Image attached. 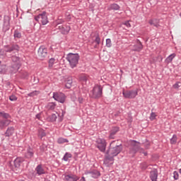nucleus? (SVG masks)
Here are the masks:
<instances>
[{
  "label": "nucleus",
  "mask_w": 181,
  "mask_h": 181,
  "mask_svg": "<svg viewBox=\"0 0 181 181\" xmlns=\"http://www.w3.org/2000/svg\"><path fill=\"white\" fill-rule=\"evenodd\" d=\"M122 151V146L117 145V142L114 141L112 143H110V148L107 150L106 154H107L108 156H110L111 158H114V156H117V155H119V153H121Z\"/></svg>",
  "instance_id": "1"
},
{
  "label": "nucleus",
  "mask_w": 181,
  "mask_h": 181,
  "mask_svg": "<svg viewBox=\"0 0 181 181\" xmlns=\"http://www.w3.org/2000/svg\"><path fill=\"white\" fill-rule=\"evenodd\" d=\"M80 56L78 54H69L66 57V60L69 62L71 69H74L78 64Z\"/></svg>",
  "instance_id": "2"
},
{
  "label": "nucleus",
  "mask_w": 181,
  "mask_h": 181,
  "mask_svg": "<svg viewBox=\"0 0 181 181\" xmlns=\"http://www.w3.org/2000/svg\"><path fill=\"white\" fill-rule=\"evenodd\" d=\"M90 97L93 98H100L103 95V86L96 85L93 89L90 91Z\"/></svg>",
  "instance_id": "3"
},
{
  "label": "nucleus",
  "mask_w": 181,
  "mask_h": 181,
  "mask_svg": "<svg viewBox=\"0 0 181 181\" xmlns=\"http://www.w3.org/2000/svg\"><path fill=\"white\" fill-rule=\"evenodd\" d=\"M35 20L40 23L41 25H47L49 23V19L47 18V13L46 12H42L38 16L35 17Z\"/></svg>",
  "instance_id": "4"
},
{
  "label": "nucleus",
  "mask_w": 181,
  "mask_h": 181,
  "mask_svg": "<svg viewBox=\"0 0 181 181\" xmlns=\"http://www.w3.org/2000/svg\"><path fill=\"white\" fill-rule=\"evenodd\" d=\"M97 147L100 151V152H105V148H107V141L104 139H98L96 141Z\"/></svg>",
  "instance_id": "5"
},
{
  "label": "nucleus",
  "mask_w": 181,
  "mask_h": 181,
  "mask_svg": "<svg viewBox=\"0 0 181 181\" xmlns=\"http://www.w3.org/2000/svg\"><path fill=\"white\" fill-rule=\"evenodd\" d=\"M47 57V49L46 47L41 46L38 49V57L40 60H45V58Z\"/></svg>",
  "instance_id": "6"
},
{
  "label": "nucleus",
  "mask_w": 181,
  "mask_h": 181,
  "mask_svg": "<svg viewBox=\"0 0 181 181\" xmlns=\"http://www.w3.org/2000/svg\"><path fill=\"white\" fill-rule=\"evenodd\" d=\"M53 98L56 100L58 101V103H64L66 101V95L62 93H53Z\"/></svg>",
  "instance_id": "7"
},
{
  "label": "nucleus",
  "mask_w": 181,
  "mask_h": 181,
  "mask_svg": "<svg viewBox=\"0 0 181 181\" xmlns=\"http://www.w3.org/2000/svg\"><path fill=\"white\" fill-rule=\"evenodd\" d=\"M124 98H135L138 95V91L136 90H124L122 93Z\"/></svg>",
  "instance_id": "8"
},
{
  "label": "nucleus",
  "mask_w": 181,
  "mask_h": 181,
  "mask_svg": "<svg viewBox=\"0 0 181 181\" xmlns=\"http://www.w3.org/2000/svg\"><path fill=\"white\" fill-rule=\"evenodd\" d=\"M131 145H132V146H133V148L132 149H130V153H136V152H138V151H139V152L144 151V150L142 148H139V143H138L135 141H132L131 142Z\"/></svg>",
  "instance_id": "9"
},
{
  "label": "nucleus",
  "mask_w": 181,
  "mask_h": 181,
  "mask_svg": "<svg viewBox=\"0 0 181 181\" xmlns=\"http://www.w3.org/2000/svg\"><path fill=\"white\" fill-rule=\"evenodd\" d=\"M78 179H80V177L74 174H66L64 176V180L66 181H77Z\"/></svg>",
  "instance_id": "10"
},
{
  "label": "nucleus",
  "mask_w": 181,
  "mask_h": 181,
  "mask_svg": "<svg viewBox=\"0 0 181 181\" xmlns=\"http://www.w3.org/2000/svg\"><path fill=\"white\" fill-rule=\"evenodd\" d=\"M58 29L61 30L63 35H67L70 32V25H61L58 26Z\"/></svg>",
  "instance_id": "11"
},
{
  "label": "nucleus",
  "mask_w": 181,
  "mask_h": 181,
  "mask_svg": "<svg viewBox=\"0 0 181 181\" xmlns=\"http://www.w3.org/2000/svg\"><path fill=\"white\" fill-rule=\"evenodd\" d=\"M104 163L107 167L111 166L114 163V157H111L106 153Z\"/></svg>",
  "instance_id": "12"
},
{
  "label": "nucleus",
  "mask_w": 181,
  "mask_h": 181,
  "mask_svg": "<svg viewBox=\"0 0 181 181\" xmlns=\"http://www.w3.org/2000/svg\"><path fill=\"white\" fill-rule=\"evenodd\" d=\"M150 178L151 181H156L158 180V170H151L150 173Z\"/></svg>",
  "instance_id": "13"
},
{
  "label": "nucleus",
  "mask_w": 181,
  "mask_h": 181,
  "mask_svg": "<svg viewBox=\"0 0 181 181\" xmlns=\"http://www.w3.org/2000/svg\"><path fill=\"white\" fill-rule=\"evenodd\" d=\"M134 47V52H141V50H142V49L144 48V47L142 46V43H141L140 41H137L136 45H135Z\"/></svg>",
  "instance_id": "14"
},
{
  "label": "nucleus",
  "mask_w": 181,
  "mask_h": 181,
  "mask_svg": "<svg viewBox=\"0 0 181 181\" xmlns=\"http://www.w3.org/2000/svg\"><path fill=\"white\" fill-rule=\"evenodd\" d=\"M11 124V120L6 119L0 122V129H4L5 127H8Z\"/></svg>",
  "instance_id": "15"
},
{
  "label": "nucleus",
  "mask_w": 181,
  "mask_h": 181,
  "mask_svg": "<svg viewBox=\"0 0 181 181\" xmlns=\"http://www.w3.org/2000/svg\"><path fill=\"white\" fill-rule=\"evenodd\" d=\"M15 132L13 127H8L5 133V136H12Z\"/></svg>",
  "instance_id": "16"
},
{
  "label": "nucleus",
  "mask_w": 181,
  "mask_h": 181,
  "mask_svg": "<svg viewBox=\"0 0 181 181\" xmlns=\"http://www.w3.org/2000/svg\"><path fill=\"white\" fill-rule=\"evenodd\" d=\"M35 170L37 175H45V173H46V171L45 170V169H43V167H42V165H37L35 168Z\"/></svg>",
  "instance_id": "17"
},
{
  "label": "nucleus",
  "mask_w": 181,
  "mask_h": 181,
  "mask_svg": "<svg viewBox=\"0 0 181 181\" xmlns=\"http://www.w3.org/2000/svg\"><path fill=\"white\" fill-rule=\"evenodd\" d=\"M23 162V158H17L14 160V166L15 168H19L21 164Z\"/></svg>",
  "instance_id": "18"
},
{
  "label": "nucleus",
  "mask_w": 181,
  "mask_h": 181,
  "mask_svg": "<svg viewBox=\"0 0 181 181\" xmlns=\"http://www.w3.org/2000/svg\"><path fill=\"white\" fill-rule=\"evenodd\" d=\"M117 132H118V127H115L113 130L110 132L109 139H114L115 134H117Z\"/></svg>",
  "instance_id": "19"
},
{
  "label": "nucleus",
  "mask_w": 181,
  "mask_h": 181,
  "mask_svg": "<svg viewBox=\"0 0 181 181\" xmlns=\"http://www.w3.org/2000/svg\"><path fill=\"white\" fill-rule=\"evenodd\" d=\"M33 156V149L28 148L27 152L25 153V158L28 159Z\"/></svg>",
  "instance_id": "20"
},
{
  "label": "nucleus",
  "mask_w": 181,
  "mask_h": 181,
  "mask_svg": "<svg viewBox=\"0 0 181 181\" xmlns=\"http://www.w3.org/2000/svg\"><path fill=\"white\" fill-rule=\"evenodd\" d=\"M176 57V54H171L169 57L165 59V63H172L174 58Z\"/></svg>",
  "instance_id": "21"
},
{
  "label": "nucleus",
  "mask_w": 181,
  "mask_h": 181,
  "mask_svg": "<svg viewBox=\"0 0 181 181\" xmlns=\"http://www.w3.org/2000/svg\"><path fill=\"white\" fill-rule=\"evenodd\" d=\"M47 110H53L56 108V103L51 102L46 105Z\"/></svg>",
  "instance_id": "22"
},
{
  "label": "nucleus",
  "mask_w": 181,
  "mask_h": 181,
  "mask_svg": "<svg viewBox=\"0 0 181 181\" xmlns=\"http://www.w3.org/2000/svg\"><path fill=\"white\" fill-rule=\"evenodd\" d=\"M90 173V176H92V177H94V178H97L100 176V171L96 170H93Z\"/></svg>",
  "instance_id": "23"
},
{
  "label": "nucleus",
  "mask_w": 181,
  "mask_h": 181,
  "mask_svg": "<svg viewBox=\"0 0 181 181\" xmlns=\"http://www.w3.org/2000/svg\"><path fill=\"white\" fill-rule=\"evenodd\" d=\"M47 119V121H49L50 122H54V121H56V119H57V116L56 115V114H52Z\"/></svg>",
  "instance_id": "24"
},
{
  "label": "nucleus",
  "mask_w": 181,
  "mask_h": 181,
  "mask_svg": "<svg viewBox=\"0 0 181 181\" xmlns=\"http://www.w3.org/2000/svg\"><path fill=\"white\" fill-rule=\"evenodd\" d=\"M109 9L113 11H118V9H119V6H118V4H113L110 6Z\"/></svg>",
  "instance_id": "25"
},
{
  "label": "nucleus",
  "mask_w": 181,
  "mask_h": 181,
  "mask_svg": "<svg viewBox=\"0 0 181 181\" xmlns=\"http://www.w3.org/2000/svg\"><path fill=\"white\" fill-rule=\"evenodd\" d=\"M0 118H6V119H8V118H11V116L5 112H0Z\"/></svg>",
  "instance_id": "26"
},
{
  "label": "nucleus",
  "mask_w": 181,
  "mask_h": 181,
  "mask_svg": "<svg viewBox=\"0 0 181 181\" xmlns=\"http://www.w3.org/2000/svg\"><path fill=\"white\" fill-rule=\"evenodd\" d=\"M69 142V140L67 139H64L63 137H60L57 139L58 144H67Z\"/></svg>",
  "instance_id": "27"
},
{
  "label": "nucleus",
  "mask_w": 181,
  "mask_h": 181,
  "mask_svg": "<svg viewBox=\"0 0 181 181\" xmlns=\"http://www.w3.org/2000/svg\"><path fill=\"white\" fill-rule=\"evenodd\" d=\"M71 84H73V79L71 78L67 79L65 85L66 88H70L71 87Z\"/></svg>",
  "instance_id": "28"
},
{
  "label": "nucleus",
  "mask_w": 181,
  "mask_h": 181,
  "mask_svg": "<svg viewBox=\"0 0 181 181\" xmlns=\"http://www.w3.org/2000/svg\"><path fill=\"white\" fill-rule=\"evenodd\" d=\"M177 142V136L176 135H173V138L170 139V144L172 145H175Z\"/></svg>",
  "instance_id": "29"
},
{
  "label": "nucleus",
  "mask_w": 181,
  "mask_h": 181,
  "mask_svg": "<svg viewBox=\"0 0 181 181\" xmlns=\"http://www.w3.org/2000/svg\"><path fill=\"white\" fill-rule=\"evenodd\" d=\"M63 23V20L58 19L55 21V25H57V29H59V26H60Z\"/></svg>",
  "instance_id": "30"
},
{
  "label": "nucleus",
  "mask_w": 181,
  "mask_h": 181,
  "mask_svg": "<svg viewBox=\"0 0 181 181\" xmlns=\"http://www.w3.org/2000/svg\"><path fill=\"white\" fill-rule=\"evenodd\" d=\"M87 75L82 74L79 76V80H81V81H87Z\"/></svg>",
  "instance_id": "31"
},
{
  "label": "nucleus",
  "mask_w": 181,
  "mask_h": 181,
  "mask_svg": "<svg viewBox=\"0 0 181 181\" xmlns=\"http://www.w3.org/2000/svg\"><path fill=\"white\" fill-rule=\"evenodd\" d=\"M14 37L17 39H21V37H22V34H21V33H19L18 31H15L14 32Z\"/></svg>",
  "instance_id": "32"
},
{
  "label": "nucleus",
  "mask_w": 181,
  "mask_h": 181,
  "mask_svg": "<svg viewBox=\"0 0 181 181\" xmlns=\"http://www.w3.org/2000/svg\"><path fill=\"white\" fill-rule=\"evenodd\" d=\"M12 50H19V46L18 45H13L11 49H6V52H12Z\"/></svg>",
  "instance_id": "33"
},
{
  "label": "nucleus",
  "mask_w": 181,
  "mask_h": 181,
  "mask_svg": "<svg viewBox=\"0 0 181 181\" xmlns=\"http://www.w3.org/2000/svg\"><path fill=\"white\" fill-rule=\"evenodd\" d=\"M106 46L107 47H111L112 46V42H111V39L107 38L106 40Z\"/></svg>",
  "instance_id": "34"
},
{
  "label": "nucleus",
  "mask_w": 181,
  "mask_h": 181,
  "mask_svg": "<svg viewBox=\"0 0 181 181\" xmlns=\"http://www.w3.org/2000/svg\"><path fill=\"white\" fill-rule=\"evenodd\" d=\"M54 62H56V59L54 58H51L49 61V67H53V64H54Z\"/></svg>",
  "instance_id": "35"
},
{
  "label": "nucleus",
  "mask_w": 181,
  "mask_h": 181,
  "mask_svg": "<svg viewBox=\"0 0 181 181\" xmlns=\"http://www.w3.org/2000/svg\"><path fill=\"white\" fill-rule=\"evenodd\" d=\"M69 158H71V154L66 153L64 156V160L67 161L69 160Z\"/></svg>",
  "instance_id": "36"
},
{
  "label": "nucleus",
  "mask_w": 181,
  "mask_h": 181,
  "mask_svg": "<svg viewBox=\"0 0 181 181\" xmlns=\"http://www.w3.org/2000/svg\"><path fill=\"white\" fill-rule=\"evenodd\" d=\"M122 26H126L127 28H131V23L129 21H125L124 23H122Z\"/></svg>",
  "instance_id": "37"
},
{
  "label": "nucleus",
  "mask_w": 181,
  "mask_h": 181,
  "mask_svg": "<svg viewBox=\"0 0 181 181\" xmlns=\"http://www.w3.org/2000/svg\"><path fill=\"white\" fill-rule=\"evenodd\" d=\"M39 94V91H34L28 93V97H35V95H37Z\"/></svg>",
  "instance_id": "38"
},
{
  "label": "nucleus",
  "mask_w": 181,
  "mask_h": 181,
  "mask_svg": "<svg viewBox=\"0 0 181 181\" xmlns=\"http://www.w3.org/2000/svg\"><path fill=\"white\" fill-rule=\"evenodd\" d=\"M156 118V113L152 112L150 115V119L151 121H153Z\"/></svg>",
  "instance_id": "39"
},
{
  "label": "nucleus",
  "mask_w": 181,
  "mask_h": 181,
  "mask_svg": "<svg viewBox=\"0 0 181 181\" xmlns=\"http://www.w3.org/2000/svg\"><path fill=\"white\" fill-rule=\"evenodd\" d=\"M173 177L175 180H177V179H179V173H177V171H174Z\"/></svg>",
  "instance_id": "40"
},
{
  "label": "nucleus",
  "mask_w": 181,
  "mask_h": 181,
  "mask_svg": "<svg viewBox=\"0 0 181 181\" xmlns=\"http://www.w3.org/2000/svg\"><path fill=\"white\" fill-rule=\"evenodd\" d=\"M156 20H150L148 21V23H150L151 25H153V26H156V28H158V24H156Z\"/></svg>",
  "instance_id": "41"
},
{
  "label": "nucleus",
  "mask_w": 181,
  "mask_h": 181,
  "mask_svg": "<svg viewBox=\"0 0 181 181\" xmlns=\"http://www.w3.org/2000/svg\"><path fill=\"white\" fill-rule=\"evenodd\" d=\"M9 100L11 101H16V100H18V98H16V96H15V95H11L9 97Z\"/></svg>",
  "instance_id": "42"
},
{
  "label": "nucleus",
  "mask_w": 181,
  "mask_h": 181,
  "mask_svg": "<svg viewBox=\"0 0 181 181\" xmlns=\"http://www.w3.org/2000/svg\"><path fill=\"white\" fill-rule=\"evenodd\" d=\"M95 43H97V45H100L101 40H100L99 36H97V37H95Z\"/></svg>",
  "instance_id": "43"
},
{
  "label": "nucleus",
  "mask_w": 181,
  "mask_h": 181,
  "mask_svg": "<svg viewBox=\"0 0 181 181\" xmlns=\"http://www.w3.org/2000/svg\"><path fill=\"white\" fill-rule=\"evenodd\" d=\"M180 87V83L177 82L175 84L173 85V88L177 89Z\"/></svg>",
  "instance_id": "44"
},
{
  "label": "nucleus",
  "mask_w": 181,
  "mask_h": 181,
  "mask_svg": "<svg viewBox=\"0 0 181 181\" xmlns=\"http://www.w3.org/2000/svg\"><path fill=\"white\" fill-rule=\"evenodd\" d=\"M13 62H19V57H12Z\"/></svg>",
  "instance_id": "45"
},
{
  "label": "nucleus",
  "mask_w": 181,
  "mask_h": 181,
  "mask_svg": "<svg viewBox=\"0 0 181 181\" xmlns=\"http://www.w3.org/2000/svg\"><path fill=\"white\" fill-rule=\"evenodd\" d=\"M36 119L40 120L42 119V113L37 114L36 115Z\"/></svg>",
  "instance_id": "46"
},
{
  "label": "nucleus",
  "mask_w": 181,
  "mask_h": 181,
  "mask_svg": "<svg viewBox=\"0 0 181 181\" xmlns=\"http://www.w3.org/2000/svg\"><path fill=\"white\" fill-rule=\"evenodd\" d=\"M79 181H86V178H84V177H82Z\"/></svg>",
  "instance_id": "47"
},
{
  "label": "nucleus",
  "mask_w": 181,
  "mask_h": 181,
  "mask_svg": "<svg viewBox=\"0 0 181 181\" xmlns=\"http://www.w3.org/2000/svg\"><path fill=\"white\" fill-rule=\"evenodd\" d=\"M41 135H42V136H46V133L42 132Z\"/></svg>",
  "instance_id": "48"
},
{
  "label": "nucleus",
  "mask_w": 181,
  "mask_h": 181,
  "mask_svg": "<svg viewBox=\"0 0 181 181\" xmlns=\"http://www.w3.org/2000/svg\"><path fill=\"white\" fill-rule=\"evenodd\" d=\"M146 168H147V166H145V167L143 168V169H146Z\"/></svg>",
  "instance_id": "49"
},
{
  "label": "nucleus",
  "mask_w": 181,
  "mask_h": 181,
  "mask_svg": "<svg viewBox=\"0 0 181 181\" xmlns=\"http://www.w3.org/2000/svg\"><path fill=\"white\" fill-rule=\"evenodd\" d=\"M144 156H146V153H144Z\"/></svg>",
  "instance_id": "50"
}]
</instances>
